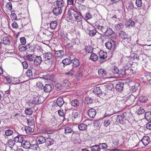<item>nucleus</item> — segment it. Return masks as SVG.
Listing matches in <instances>:
<instances>
[{
    "label": "nucleus",
    "instance_id": "1",
    "mask_svg": "<svg viewBox=\"0 0 151 151\" xmlns=\"http://www.w3.org/2000/svg\"><path fill=\"white\" fill-rule=\"evenodd\" d=\"M42 56L45 61L50 60L49 64L50 65H52L54 63V60L52 58L53 57V55L50 52H45L43 53Z\"/></svg>",
    "mask_w": 151,
    "mask_h": 151
},
{
    "label": "nucleus",
    "instance_id": "2",
    "mask_svg": "<svg viewBox=\"0 0 151 151\" xmlns=\"http://www.w3.org/2000/svg\"><path fill=\"white\" fill-rule=\"evenodd\" d=\"M119 35V38L121 40H126L127 42H129L131 40V37L128 35L127 33L124 31H120Z\"/></svg>",
    "mask_w": 151,
    "mask_h": 151
},
{
    "label": "nucleus",
    "instance_id": "3",
    "mask_svg": "<svg viewBox=\"0 0 151 151\" xmlns=\"http://www.w3.org/2000/svg\"><path fill=\"white\" fill-rule=\"evenodd\" d=\"M99 61L101 63H102L105 61V59L107 57V54L103 50H101L99 53Z\"/></svg>",
    "mask_w": 151,
    "mask_h": 151
},
{
    "label": "nucleus",
    "instance_id": "4",
    "mask_svg": "<svg viewBox=\"0 0 151 151\" xmlns=\"http://www.w3.org/2000/svg\"><path fill=\"white\" fill-rule=\"evenodd\" d=\"M54 55L55 59L59 61L61 59L64 55V51L63 50L55 51Z\"/></svg>",
    "mask_w": 151,
    "mask_h": 151
},
{
    "label": "nucleus",
    "instance_id": "5",
    "mask_svg": "<svg viewBox=\"0 0 151 151\" xmlns=\"http://www.w3.org/2000/svg\"><path fill=\"white\" fill-rule=\"evenodd\" d=\"M105 45L109 50H111L113 47L115 49L116 45V43L114 41L110 40L106 43Z\"/></svg>",
    "mask_w": 151,
    "mask_h": 151
},
{
    "label": "nucleus",
    "instance_id": "6",
    "mask_svg": "<svg viewBox=\"0 0 151 151\" xmlns=\"http://www.w3.org/2000/svg\"><path fill=\"white\" fill-rule=\"evenodd\" d=\"M140 84L139 83H137L134 86L132 87L131 91L133 93H136V95L137 96L139 94L140 91Z\"/></svg>",
    "mask_w": 151,
    "mask_h": 151
},
{
    "label": "nucleus",
    "instance_id": "7",
    "mask_svg": "<svg viewBox=\"0 0 151 151\" xmlns=\"http://www.w3.org/2000/svg\"><path fill=\"white\" fill-rule=\"evenodd\" d=\"M41 98H42V97L39 96H37L33 98L32 101L30 102V103L34 104H41L43 102L41 100Z\"/></svg>",
    "mask_w": 151,
    "mask_h": 151
},
{
    "label": "nucleus",
    "instance_id": "8",
    "mask_svg": "<svg viewBox=\"0 0 151 151\" xmlns=\"http://www.w3.org/2000/svg\"><path fill=\"white\" fill-rule=\"evenodd\" d=\"M46 138L42 136L39 135L36 139V143L39 144H42L46 142Z\"/></svg>",
    "mask_w": 151,
    "mask_h": 151
},
{
    "label": "nucleus",
    "instance_id": "9",
    "mask_svg": "<svg viewBox=\"0 0 151 151\" xmlns=\"http://www.w3.org/2000/svg\"><path fill=\"white\" fill-rule=\"evenodd\" d=\"M33 61L34 65L38 66L40 64L42 60L41 56H35Z\"/></svg>",
    "mask_w": 151,
    "mask_h": 151
},
{
    "label": "nucleus",
    "instance_id": "10",
    "mask_svg": "<svg viewBox=\"0 0 151 151\" xmlns=\"http://www.w3.org/2000/svg\"><path fill=\"white\" fill-rule=\"evenodd\" d=\"M132 66V65H131L129 64H127V65H126L124 67V70H125V73H128V72H127V71H129L130 70V74H132L134 73V72L135 71L134 69H133L131 68V67L130 68V67Z\"/></svg>",
    "mask_w": 151,
    "mask_h": 151
},
{
    "label": "nucleus",
    "instance_id": "11",
    "mask_svg": "<svg viewBox=\"0 0 151 151\" xmlns=\"http://www.w3.org/2000/svg\"><path fill=\"white\" fill-rule=\"evenodd\" d=\"M1 40L2 44L5 45H9L10 43V39L7 36H2L1 37Z\"/></svg>",
    "mask_w": 151,
    "mask_h": 151
},
{
    "label": "nucleus",
    "instance_id": "12",
    "mask_svg": "<svg viewBox=\"0 0 151 151\" xmlns=\"http://www.w3.org/2000/svg\"><path fill=\"white\" fill-rule=\"evenodd\" d=\"M134 96L133 95L130 96L125 101V104L127 106H130L132 104L134 101Z\"/></svg>",
    "mask_w": 151,
    "mask_h": 151
},
{
    "label": "nucleus",
    "instance_id": "13",
    "mask_svg": "<svg viewBox=\"0 0 151 151\" xmlns=\"http://www.w3.org/2000/svg\"><path fill=\"white\" fill-rule=\"evenodd\" d=\"M73 14L75 19L77 22H81L82 20L83 17L80 12Z\"/></svg>",
    "mask_w": 151,
    "mask_h": 151
},
{
    "label": "nucleus",
    "instance_id": "14",
    "mask_svg": "<svg viewBox=\"0 0 151 151\" xmlns=\"http://www.w3.org/2000/svg\"><path fill=\"white\" fill-rule=\"evenodd\" d=\"M88 114L91 118H93L96 114V110L93 108H91L88 111Z\"/></svg>",
    "mask_w": 151,
    "mask_h": 151
},
{
    "label": "nucleus",
    "instance_id": "15",
    "mask_svg": "<svg viewBox=\"0 0 151 151\" xmlns=\"http://www.w3.org/2000/svg\"><path fill=\"white\" fill-rule=\"evenodd\" d=\"M23 47L28 52H32L34 51L35 45H31L30 44L26 45L25 47Z\"/></svg>",
    "mask_w": 151,
    "mask_h": 151
},
{
    "label": "nucleus",
    "instance_id": "16",
    "mask_svg": "<svg viewBox=\"0 0 151 151\" xmlns=\"http://www.w3.org/2000/svg\"><path fill=\"white\" fill-rule=\"evenodd\" d=\"M141 141L145 146H146L150 143V140L149 137L146 136L143 137Z\"/></svg>",
    "mask_w": 151,
    "mask_h": 151
},
{
    "label": "nucleus",
    "instance_id": "17",
    "mask_svg": "<svg viewBox=\"0 0 151 151\" xmlns=\"http://www.w3.org/2000/svg\"><path fill=\"white\" fill-rule=\"evenodd\" d=\"M52 89L51 85L49 84H46L44 86L43 90L45 93H49L50 92Z\"/></svg>",
    "mask_w": 151,
    "mask_h": 151
},
{
    "label": "nucleus",
    "instance_id": "18",
    "mask_svg": "<svg viewBox=\"0 0 151 151\" xmlns=\"http://www.w3.org/2000/svg\"><path fill=\"white\" fill-rule=\"evenodd\" d=\"M62 12V9L57 6L55 7L52 10L53 13L56 16L61 14Z\"/></svg>",
    "mask_w": 151,
    "mask_h": 151
},
{
    "label": "nucleus",
    "instance_id": "19",
    "mask_svg": "<svg viewBox=\"0 0 151 151\" xmlns=\"http://www.w3.org/2000/svg\"><path fill=\"white\" fill-rule=\"evenodd\" d=\"M124 85L123 83L119 82L116 84L115 88L117 91H121L123 89Z\"/></svg>",
    "mask_w": 151,
    "mask_h": 151
},
{
    "label": "nucleus",
    "instance_id": "20",
    "mask_svg": "<svg viewBox=\"0 0 151 151\" xmlns=\"http://www.w3.org/2000/svg\"><path fill=\"white\" fill-rule=\"evenodd\" d=\"M93 93L97 95L98 96H100L102 93V92L100 87H96L94 88L93 91Z\"/></svg>",
    "mask_w": 151,
    "mask_h": 151
},
{
    "label": "nucleus",
    "instance_id": "21",
    "mask_svg": "<svg viewBox=\"0 0 151 151\" xmlns=\"http://www.w3.org/2000/svg\"><path fill=\"white\" fill-rule=\"evenodd\" d=\"M22 145L23 148L28 149H30L31 144L29 141L24 140L22 142Z\"/></svg>",
    "mask_w": 151,
    "mask_h": 151
},
{
    "label": "nucleus",
    "instance_id": "22",
    "mask_svg": "<svg viewBox=\"0 0 151 151\" xmlns=\"http://www.w3.org/2000/svg\"><path fill=\"white\" fill-rule=\"evenodd\" d=\"M23 138L21 135H18L14 138V140L15 142L22 143L23 141Z\"/></svg>",
    "mask_w": 151,
    "mask_h": 151
},
{
    "label": "nucleus",
    "instance_id": "23",
    "mask_svg": "<svg viewBox=\"0 0 151 151\" xmlns=\"http://www.w3.org/2000/svg\"><path fill=\"white\" fill-rule=\"evenodd\" d=\"M71 61V63H72V66L73 67L76 68L80 64L79 61L76 58H74Z\"/></svg>",
    "mask_w": 151,
    "mask_h": 151
},
{
    "label": "nucleus",
    "instance_id": "24",
    "mask_svg": "<svg viewBox=\"0 0 151 151\" xmlns=\"http://www.w3.org/2000/svg\"><path fill=\"white\" fill-rule=\"evenodd\" d=\"M42 78L47 80H51L54 78V75L52 74H49L47 75H44L42 76Z\"/></svg>",
    "mask_w": 151,
    "mask_h": 151
},
{
    "label": "nucleus",
    "instance_id": "25",
    "mask_svg": "<svg viewBox=\"0 0 151 151\" xmlns=\"http://www.w3.org/2000/svg\"><path fill=\"white\" fill-rule=\"evenodd\" d=\"M35 55L29 54L26 56V60L29 62H33L34 59Z\"/></svg>",
    "mask_w": 151,
    "mask_h": 151
},
{
    "label": "nucleus",
    "instance_id": "26",
    "mask_svg": "<svg viewBox=\"0 0 151 151\" xmlns=\"http://www.w3.org/2000/svg\"><path fill=\"white\" fill-rule=\"evenodd\" d=\"M45 141L46 145L47 147L52 145L54 143L53 140L50 138H47L46 139Z\"/></svg>",
    "mask_w": 151,
    "mask_h": 151
},
{
    "label": "nucleus",
    "instance_id": "27",
    "mask_svg": "<svg viewBox=\"0 0 151 151\" xmlns=\"http://www.w3.org/2000/svg\"><path fill=\"white\" fill-rule=\"evenodd\" d=\"M56 6L60 8L61 9L65 5V3L63 0H57L56 1Z\"/></svg>",
    "mask_w": 151,
    "mask_h": 151
},
{
    "label": "nucleus",
    "instance_id": "28",
    "mask_svg": "<svg viewBox=\"0 0 151 151\" xmlns=\"http://www.w3.org/2000/svg\"><path fill=\"white\" fill-rule=\"evenodd\" d=\"M93 96L86 97L85 98V102L88 104L92 103L94 101Z\"/></svg>",
    "mask_w": 151,
    "mask_h": 151
},
{
    "label": "nucleus",
    "instance_id": "29",
    "mask_svg": "<svg viewBox=\"0 0 151 151\" xmlns=\"http://www.w3.org/2000/svg\"><path fill=\"white\" fill-rule=\"evenodd\" d=\"M124 118L123 115H118L116 117V121L118 123L123 124L124 122Z\"/></svg>",
    "mask_w": 151,
    "mask_h": 151
},
{
    "label": "nucleus",
    "instance_id": "30",
    "mask_svg": "<svg viewBox=\"0 0 151 151\" xmlns=\"http://www.w3.org/2000/svg\"><path fill=\"white\" fill-rule=\"evenodd\" d=\"M95 29H97L99 31H100L104 33L105 32V30L106 29L104 26L100 25L96 26Z\"/></svg>",
    "mask_w": 151,
    "mask_h": 151
},
{
    "label": "nucleus",
    "instance_id": "31",
    "mask_svg": "<svg viewBox=\"0 0 151 151\" xmlns=\"http://www.w3.org/2000/svg\"><path fill=\"white\" fill-rule=\"evenodd\" d=\"M56 103L57 104L59 107L62 106L64 103L63 99L62 98H59L58 99Z\"/></svg>",
    "mask_w": 151,
    "mask_h": 151
},
{
    "label": "nucleus",
    "instance_id": "32",
    "mask_svg": "<svg viewBox=\"0 0 151 151\" xmlns=\"http://www.w3.org/2000/svg\"><path fill=\"white\" fill-rule=\"evenodd\" d=\"M99 75L100 76L104 77L106 74V72L103 69H100L98 70Z\"/></svg>",
    "mask_w": 151,
    "mask_h": 151
},
{
    "label": "nucleus",
    "instance_id": "33",
    "mask_svg": "<svg viewBox=\"0 0 151 151\" xmlns=\"http://www.w3.org/2000/svg\"><path fill=\"white\" fill-rule=\"evenodd\" d=\"M90 148L92 151H100L101 150V148H100L99 145H96L91 146L90 147Z\"/></svg>",
    "mask_w": 151,
    "mask_h": 151
},
{
    "label": "nucleus",
    "instance_id": "34",
    "mask_svg": "<svg viewBox=\"0 0 151 151\" xmlns=\"http://www.w3.org/2000/svg\"><path fill=\"white\" fill-rule=\"evenodd\" d=\"M15 144V142L14 140L11 139L9 140L6 144V145H8L12 149H13Z\"/></svg>",
    "mask_w": 151,
    "mask_h": 151
},
{
    "label": "nucleus",
    "instance_id": "35",
    "mask_svg": "<svg viewBox=\"0 0 151 151\" xmlns=\"http://www.w3.org/2000/svg\"><path fill=\"white\" fill-rule=\"evenodd\" d=\"M104 33L106 35L109 36L113 33V31L111 29L108 28L105 30Z\"/></svg>",
    "mask_w": 151,
    "mask_h": 151
},
{
    "label": "nucleus",
    "instance_id": "36",
    "mask_svg": "<svg viewBox=\"0 0 151 151\" xmlns=\"http://www.w3.org/2000/svg\"><path fill=\"white\" fill-rule=\"evenodd\" d=\"M70 104L72 106L75 107H78L79 104L78 101L77 99L72 100L70 102Z\"/></svg>",
    "mask_w": 151,
    "mask_h": 151
},
{
    "label": "nucleus",
    "instance_id": "37",
    "mask_svg": "<svg viewBox=\"0 0 151 151\" xmlns=\"http://www.w3.org/2000/svg\"><path fill=\"white\" fill-rule=\"evenodd\" d=\"M145 117L147 121H151V112H146L145 114Z\"/></svg>",
    "mask_w": 151,
    "mask_h": 151
},
{
    "label": "nucleus",
    "instance_id": "38",
    "mask_svg": "<svg viewBox=\"0 0 151 151\" xmlns=\"http://www.w3.org/2000/svg\"><path fill=\"white\" fill-rule=\"evenodd\" d=\"M90 59L93 61H96L98 59V57L96 54L92 53L90 57Z\"/></svg>",
    "mask_w": 151,
    "mask_h": 151
},
{
    "label": "nucleus",
    "instance_id": "39",
    "mask_svg": "<svg viewBox=\"0 0 151 151\" xmlns=\"http://www.w3.org/2000/svg\"><path fill=\"white\" fill-rule=\"evenodd\" d=\"M57 26V22L55 20L51 22L50 24V28L52 29H55Z\"/></svg>",
    "mask_w": 151,
    "mask_h": 151
},
{
    "label": "nucleus",
    "instance_id": "40",
    "mask_svg": "<svg viewBox=\"0 0 151 151\" xmlns=\"http://www.w3.org/2000/svg\"><path fill=\"white\" fill-rule=\"evenodd\" d=\"M78 128L79 130L81 131L86 130L87 129V125L85 124H81L78 125Z\"/></svg>",
    "mask_w": 151,
    "mask_h": 151
},
{
    "label": "nucleus",
    "instance_id": "41",
    "mask_svg": "<svg viewBox=\"0 0 151 151\" xmlns=\"http://www.w3.org/2000/svg\"><path fill=\"white\" fill-rule=\"evenodd\" d=\"M25 131L27 134H30L33 131L32 127L26 126L25 128Z\"/></svg>",
    "mask_w": 151,
    "mask_h": 151
},
{
    "label": "nucleus",
    "instance_id": "42",
    "mask_svg": "<svg viewBox=\"0 0 151 151\" xmlns=\"http://www.w3.org/2000/svg\"><path fill=\"white\" fill-rule=\"evenodd\" d=\"M71 60L68 58H65L62 61L63 64L65 65H69L71 63Z\"/></svg>",
    "mask_w": 151,
    "mask_h": 151
},
{
    "label": "nucleus",
    "instance_id": "43",
    "mask_svg": "<svg viewBox=\"0 0 151 151\" xmlns=\"http://www.w3.org/2000/svg\"><path fill=\"white\" fill-rule=\"evenodd\" d=\"M134 22L131 19H129L126 22V26L127 27H130L133 26L134 25Z\"/></svg>",
    "mask_w": 151,
    "mask_h": 151
},
{
    "label": "nucleus",
    "instance_id": "44",
    "mask_svg": "<svg viewBox=\"0 0 151 151\" xmlns=\"http://www.w3.org/2000/svg\"><path fill=\"white\" fill-rule=\"evenodd\" d=\"M65 134L71 133L73 131L70 126H68L65 128Z\"/></svg>",
    "mask_w": 151,
    "mask_h": 151
},
{
    "label": "nucleus",
    "instance_id": "45",
    "mask_svg": "<svg viewBox=\"0 0 151 151\" xmlns=\"http://www.w3.org/2000/svg\"><path fill=\"white\" fill-rule=\"evenodd\" d=\"M62 85L63 87L66 88L69 87L70 85V83L68 80H65L63 81Z\"/></svg>",
    "mask_w": 151,
    "mask_h": 151
},
{
    "label": "nucleus",
    "instance_id": "46",
    "mask_svg": "<svg viewBox=\"0 0 151 151\" xmlns=\"http://www.w3.org/2000/svg\"><path fill=\"white\" fill-rule=\"evenodd\" d=\"M139 100L141 102L145 103L148 100L147 96L142 95L139 98Z\"/></svg>",
    "mask_w": 151,
    "mask_h": 151
},
{
    "label": "nucleus",
    "instance_id": "47",
    "mask_svg": "<svg viewBox=\"0 0 151 151\" xmlns=\"http://www.w3.org/2000/svg\"><path fill=\"white\" fill-rule=\"evenodd\" d=\"M84 49L88 53H91L93 52L92 47L89 46H86Z\"/></svg>",
    "mask_w": 151,
    "mask_h": 151
},
{
    "label": "nucleus",
    "instance_id": "48",
    "mask_svg": "<svg viewBox=\"0 0 151 151\" xmlns=\"http://www.w3.org/2000/svg\"><path fill=\"white\" fill-rule=\"evenodd\" d=\"M106 87L109 90H111L113 87V84L111 82H108L105 85Z\"/></svg>",
    "mask_w": 151,
    "mask_h": 151
},
{
    "label": "nucleus",
    "instance_id": "49",
    "mask_svg": "<svg viewBox=\"0 0 151 151\" xmlns=\"http://www.w3.org/2000/svg\"><path fill=\"white\" fill-rule=\"evenodd\" d=\"M33 110L31 108H27L25 110V113L27 115H30L33 113Z\"/></svg>",
    "mask_w": 151,
    "mask_h": 151
},
{
    "label": "nucleus",
    "instance_id": "50",
    "mask_svg": "<svg viewBox=\"0 0 151 151\" xmlns=\"http://www.w3.org/2000/svg\"><path fill=\"white\" fill-rule=\"evenodd\" d=\"M124 25L122 23H120L116 24L115 26V28L116 30H121L123 27Z\"/></svg>",
    "mask_w": 151,
    "mask_h": 151
},
{
    "label": "nucleus",
    "instance_id": "51",
    "mask_svg": "<svg viewBox=\"0 0 151 151\" xmlns=\"http://www.w3.org/2000/svg\"><path fill=\"white\" fill-rule=\"evenodd\" d=\"M99 145L100 148H101V150H105L108 147V145L105 143H99Z\"/></svg>",
    "mask_w": 151,
    "mask_h": 151
},
{
    "label": "nucleus",
    "instance_id": "52",
    "mask_svg": "<svg viewBox=\"0 0 151 151\" xmlns=\"http://www.w3.org/2000/svg\"><path fill=\"white\" fill-rule=\"evenodd\" d=\"M13 133V130L10 129H8L6 131L5 134L6 136H8L12 135Z\"/></svg>",
    "mask_w": 151,
    "mask_h": 151
},
{
    "label": "nucleus",
    "instance_id": "53",
    "mask_svg": "<svg viewBox=\"0 0 151 151\" xmlns=\"http://www.w3.org/2000/svg\"><path fill=\"white\" fill-rule=\"evenodd\" d=\"M38 145L39 144L37 143L34 144H31L30 149L36 150L39 148Z\"/></svg>",
    "mask_w": 151,
    "mask_h": 151
},
{
    "label": "nucleus",
    "instance_id": "54",
    "mask_svg": "<svg viewBox=\"0 0 151 151\" xmlns=\"http://www.w3.org/2000/svg\"><path fill=\"white\" fill-rule=\"evenodd\" d=\"M26 74L27 76L29 78H32L33 77V72L30 70L28 69Z\"/></svg>",
    "mask_w": 151,
    "mask_h": 151
},
{
    "label": "nucleus",
    "instance_id": "55",
    "mask_svg": "<svg viewBox=\"0 0 151 151\" xmlns=\"http://www.w3.org/2000/svg\"><path fill=\"white\" fill-rule=\"evenodd\" d=\"M144 112L145 111L142 107H139V109L136 111V113L139 115L143 114Z\"/></svg>",
    "mask_w": 151,
    "mask_h": 151
},
{
    "label": "nucleus",
    "instance_id": "56",
    "mask_svg": "<svg viewBox=\"0 0 151 151\" xmlns=\"http://www.w3.org/2000/svg\"><path fill=\"white\" fill-rule=\"evenodd\" d=\"M97 31L95 29L89 30V34L91 37L94 36L96 34Z\"/></svg>",
    "mask_w": 151,
    "mask_h": 151
},
{
    "label": "nucleus",
    "instance_id": "57",
    "mask_svg": "<svg viewBox=\"0 0 151 151\" xmlns=\"http://www.w3.org/2000/svg\"><path fill=\"white\" fill-rule=\"evenodd\" d=\"M72 116L73 118L76 119L80 118V115L77 112H73Z\"/></svg>",
    "mask_w": 151,
    "mask_h": 151
},
{
    "label": "nucleus",
    "instance_id": "58",
    "mask_svg": "<svg viewBox=\"0 0 151 151\" xmlns=\"http://www.w3.org/2000/svg\"><path fill=\"white\" fill-rule=\"evenodd\" d=\"M145 76L147 78V81L151 85V74H146Z\"/></svg>",
    "mask_w": 151,
    "mask_h": 151
},
{
    "label": "nucleus",
    "instance_id": "59",
    "mask_svg": "<svg viewBox=\"0 0 151 151\" xmlns=\"http://www.w3.org/2000/svg\"><path fill=\"white\" fill-rule=\"evenodd\" d=\"M111 71L115 74L118 73L119 72V70L116 66H114L112 68L111 70Z\"/></svg>",
    "mask_w": 151,
    "mask_h": 151
},
{
    "label": "nucleus",
    "instance_id": "60",
    "mask_svg": "<svg viewBox=\"0 0 151 151\" xmlns=\"http://www.w3.org/2000/svg\"><path fill=\"white\" fill-rule=\"evenodd\" d=\"M110 121L107 119H105L104 122V126L106 127L108 126L110 124Z\"/></svg>",
    "mask_w": 151,
    "mask_h": 151
},
{
    "label": "nucleus",
    "instance_id": "61",
    "mask_svg": "<svg viewBox=\"0 0 151 151\" xmlns=\"http://www.w3.org/2000/svg\"><path fill=\"white\" fill-rule=\"evenodd\" d=\"M36 86L39 89H43L44 86H43L42 84L40 82L37 83Z\"/></svg>",
    "mask_w": 151,
    "mask_h": 151
},
{
    "label": "nucleus",
    "instance_id": "62",
    "mask_svg": "<svg viewBox=\"0 0 151 151\" xmlns=\"http://www.w3.org/2000/svg\"><path fill=\"white\" fill-rule=\"evenodd\" d=\"M135 4L138 7H141L142 4L141 0H136Z\"/></svg>",
    "mask_w": 151,
    "mask_h": 151
},
{
    "label": "nucleus",
    "instance_id": "63",
    "mask_svg": "<svg viewBox=\"0 0 151 151\" xmlns=\"http://www.w3.org/2000/svg\"><path fill=\"white\" fill-rule=\"evenodd\" d=\"M6 6L9 10H11L12 9V4L11 2L8 3L6 4Z\"/></svg>",
    "mask_w": 151,
    "mask_h": 151
},
{
    "label": "nucleus",
    "instance_id": "64",
    "mask_svg": "<svg viewBox=\"0 0 151 151\" xmlns=\"http://www.w3.org/2000/svg\"><path fill=\"white\" fill-rule=\"evenodd\" d=\"M92 18V16L89 12H87L85 15V18L86 19L88 20Z\"/></svg>",
    "mask_w": 151,
    "mask_h": 151
}]
</instances>
